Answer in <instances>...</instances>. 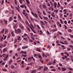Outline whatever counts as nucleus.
<instances>
[{"instance_id":"obj_1","label":"nucleus","mask_w":73,"mask_h":73,"mask_svg":"<svg viewBox=\"0 0 73 73\" xmlns=\"http://www.w3.org/2000/svg\"><path fill=\"white\" fill-rule=\"evenodd\" d=\"M29 27L32 30V31H33V32L35 33H36V32L33 30V28H35V27L33 26L32 24L31 23V25L30 26H29Z\"/></svg>"},{"instance_id":"obj_2","label":"nucleus","mask_w":73,"mask_h":73,"mask_svg":"<svg viewBox=\"0 0 73 73\" xmlns=\"http://www.w3.org/2000/svg\"><path fill=\"white\" fill-rule=\"evenodd\" d=\"M15 32L16 33H17V34H18V33H21V30L20 29H17V31L16 30H15Z\"/></svg>"},{"instance_id":"obj_3","label":"nucleus","mask_w":73,"mask_h":73,"mask_svg":"<svg viewBox=\"0 0 73 73\" xmlns=\"http://www.w3.org/2000/svg\"><path fill=\"white\" fill-rule=\"evenodd\" d=\"M19 27L22 30H23V29H24V26H23V25L20 24L19 26Z\"/></svg>"},{"instance_id":"obj_4","label":"nucleus","mask_w":73,"mask_h":73,"mask_svg":"<svg viewBox=\"0 0 73 73\" xmlns=\"http://www.w3.org/2000/svg\"><path fill=\"white\" fill-rule=\"evenodd\" d=\"M49 10H50L51 9L52 11H53L54 10V9H53V7H49L48 8Z\"/></svg>"},{"instance_id":"obj_5","label":"nucleus","mask_w":73,"mask_h":73,"mask_svg":"<svg viewBox=\"0 0 73 73\" xmlns=\"http://www.w3.org/2000/svg\"><path fill=\"white\" fill-rule=\"evenodd\" d=\"M61 70L63 72H64V71H65V70H66V68H64V67H62L61 68Z\"/></svg>"},{"instance_id":"obj_6","label":"nucleus","mask_w":73,"mask_h":73,"mask_svg":"<svg viewBox=\"0 0 73 73\" xmlns=\"http://www.w3.org/2000/svg\"><path fill=\"white\" fill-rule=\"evenodd\" d=\"M67 68L69 70H70V71H72V70H73V68H71L70 67H68Z\"/></svg>"},{"instance_id":"obj_7","label":"nucleus","mask_w":73,"mask_h":73,"mask_svg":"<svg viewBox=\"0 0 73 73\" xmlns=\"http://www.w3.org/2000/svg\"><path fill=\"white\" fill-rule=\"evenodd\" d=\"M16 9L18 12H20V7H19V6H18V7H16Z\"/></svg>"},{"instance_id":"obj_8","label":"nucleus","mask_w":73,"mask_h":73,"mask_svg":"<svg viewBox=\"0 0 73 73\" xmlns=\"http://www.w3.org/2000/svg\"><path fill=\"white\" fill-rule=\"evenodd\" d=\"M54 7L55 8H57V3L56 2H55L54 3Z\"/></svg>"},{"instance_id":"obj_9","label":"nucleus","mask_w":73,"mask_h":73,"mask_svg":"<svg viewBox=\"0 0 73 73\" xmlns=\"http://www.w3.org/2000/svg\"><path fill=\"white\" fill-rule=\"evenodd\" d=\"M7 48L6 47L3 49V52H5L7 51Z\"/></svg>"},{"instance_id":"obj_10","label":"nucleus","mask_w":73,"mask_h":73,"mask_svg":"<svg viewBox=\"0 0 73 73\" xmlns=\"http://www.w3.org/2000/svg\"><path fill=\"white\" fill-rule=\"evenodd\" d=\"M43 18L44 19V20H47L48 19V18L46 17H43Z\"/></svg>"},{"instance_id":"obj_11","label":"nucleus","mask_w":73,"mask_h":73,"mask_svg":"<svg viewBox=\"0 0 73 73\" xmlns=\"http://www.w3.org/2000/svg\"><path fill=\"white\" fill-rule=\"evenodd\" d=\"M38 33L39 34H40V35H42V31H38Z\"/></svg>"},{"instance_id":"obj_12","label":"nucleus","mask_w":73,"mask_h":73,"mask_svg":"<svg viewBox=\"0 0 73 73\" xmlns=\"http://www.w3.org/2000/svg\"><path fill=\"white\" fill-rule=\"evenodd\" d=\"M36 72V70H34L31 71V73H35Z\"/></svg>"},{"instance_id":"obj_13","label":"nucleus","mask_w":73,"mask_h":73,"mask_svg":"<svg viewBox=\"0 0 73 73\" xmlns=\"http://www.w3.org/2000/svg\"><path fill=\"white\" fill-rule=\"evenodd\" d=\"M5 29H3L2 30V31H1V33H4V31Z\"/></svg>"},{"instance_id":"obj_14","label":"nucleus","mask_w":73,"mask_h":73,"mask_svg":"<svg viewBox=\"0 0 73 73\" xmlns=\"http://www.w3.org/2000/svg\"><path fill=\"white\" fill-rule=\"evenodd\" d=\"M60 7L61 5H60V2H58V3L57 7L58 8V7Z\"/></svg>"},{"instance_id":"obj_15","label":"nucleus","mask_w":73,"mask_h":73,"mask_svg":"<svg viewBox=\"0 0 73 73\" xmlns=\"http://www.w3.org/2000/svg\"><path fill=\"white\" fill-rule=\"evenodd\" d=\"M12 20V17H11L9 19V21H11Z\"/></svg>"},{"instance_id":"obj_16","label":"nucleus","mask_w":73,"mask_h":73,"mask_svg":"<svg viewBox=\"0 0 73 73\" xmlns=\"http://www.w3.org/2000/svg\"><path fill=\"white\" fill-rule=\"evenodd\" d=\"M51 16H52V17H55V15H54V12H53L51 14Z\"/></svg>"},{"instance_id":"obj_17","label":"nucleus","mask_w":73,"mask_h":73,"mask_svg":"<svg viewBox=\"0 0 73 73\" xmlns=\"http://www.w3.org/2000/svg\"><path fill=\"white\" fill-rule=\"evenodd\" d=\"M28 47L27 46H23L22 47V48L23 49H26Z\"/></svg>"},{"instance_id":"obj_18","label":"nucleus","mask_w":73,"mask_h":73,"mask_svg":"<svg viewBox=\"0 0 73 73\" xmlns=\"http://www.w3.org/2000/svg\"><path fill=\"white\" fill-rule=\"evenodd\" d=\"M18 18L19 20H21V17L20 16V15H18Z\"/></svg>"},{"instance_id":"obj_19","label":"nucleus","mask_w":73,"mask_h":73,"mask_svg":"<svg viewBox=\"0 0 73 73\" xmlns=\"http://www.w3.org/2000/svg\"><path fill=\"white\" fill-rule=\"evenodd\" d=\"M17 40H20V36H18L17 37Z\"/></svg>"},{"instance_id":"obj_20","label":"nucleus","mask_w":73,"mask_h":73,"mask_svg":"<svg viewBox=\"0 0 73 73\" xmlns=\"http://www.w3.org/2000/svg\"><path fill=\"white\" fill-rule=\"evenodd\" d=\"M34 16H35L36 18H38V16L37 15L36 13H35L34 15Z\"/></svg>"},{"instance_id":"obj_21","label":"nucleus","mask_w":73,"mask_h":73,"mask_svg":"<svg viewBox=\"0 0 73 73\" xmlns=\"http://www.w3.org/2000/svg\"><path fill=\"white\" fill-rule=\"evenodd\" d=\"M48 67H46L45 68H44V69H43V70L44 71H45V70H48Z\"/></svg>"},{"instance_id":"obj_22","label":"nucleus","mask_w":73,"mask_h":73,"mask_svg":"<svg viewBox=\"0 0 73 73\" xmlns=\"http://www.w3.org/2000/svg\"><path fill=\"white\" fill-rule=\"evenodd\" d=\"M26 1L27 4H29L30 2H29V0H26Z\"/></svg>"},{"instance_id":"obj_23","label":"nucleus","mask_w":73,"mask_h":73,"mask_svg":"<svg viewBox=\"0 0 73 73\" xmlns=\"http://www.w3.org/2000/svg\"><path fill=\"white\" fill-rule=\"evenodd\" d=\"M36 50V51H38V52H41V50H40V49L38 48H37Z\"/></svg>"},{"instance_id":"obj_24","label":"nucleus","mask_w":73,"mask_h":73,"mask_svg":"<svg viewBox=\"0 0 73 73\" xmlns=\"http://www.w3.org/2000/svg\"><path fill=\"white\" fill-rule=\"evenodd\" d=\"M8 29H5V33H7V32H8Z\"/></svg>"},{"instance_id":"obj_25","label":"nucleus","mask_w":73,"mask_h":73,"mask_svg":"<svg viewBox=\"0 0 73 73\" xmlns=\"http://www.w3.org/2000/svg\"><path fill=\"white\" fill-rule=\"evenodd\" d=\"M12 60H10L9 62V64L10 65H11V63H12Z\"/></svg>"},{"instance_id":"obj_26","label":"nucleus","mask_w":73,"mask_h":73,"mask_svg":"<svg viewBox=\"0 0 73 73\" xmlns=\"http://www.w3.org/2000/svg\"><path fill=\"white\" fill-rule=\"evenodd\" d=\"M36 26L37 27V28H38V29H39L40 31L41 30V29H40V27H39V26H38V25H36Z\"/></svg>"},{"instance_id":"obj_27","label":"nucleus","mask_w":73,"mask_h":73,"mask_svg":"<svg viewBox=\"0 0 73 73\" xmlns=\"http://www.w3.org/2000/svg\"><path fill=\"white\" fill-rule=\"evenodd\" d=\"M43 13L44 15V16L46 15V13H45V12L44 11H43Z\"/></svg>"},{"instance_id":"obj_28","label":"nucleus","mask_w":73,"mask_h":73,"mask_svg":"<svg viewBox=\"0 0 73 73\" xmlns=\"http://www.w3.org/2000/svg\"><path fill=\"white\" fill-rule=\"evenodd\" d=\"M38 14L39 15H41V13L40 11H38Z\"/></svg>"},{"instance_id":"obj_29","label":"nucleus","mask_w":73,"mask_h":73,"mask_svg":"<svg viewBox=\"0 0 73 73\" xmlns=\"http://www.w3.org/2000/svg\"><path fill=\"white\" fill-rule=\"evenodd\" d=\"M25 16L27 19H28V15L27 14H25Z\"/></svg>"},{"instance_id":"obj_30","label":"nucleus","mask_w":73,"mask_h":73,"mask_svg":"<svg viewBox=\"0 0 73 73\" xmlns=\"http://www.w3.org/2000/svg\"><path fill=\"white\" fill-rule=\"evenodd\" d=\"M13 28L15 29H16L17 28V26L16 25H15L14 26Z\"/></svg>"},{"instance_id":"obj_31","label":"nucleus","mask_w":73,"mask_h":73,"mask_svg":"<svg viewBox=\"0 0 73 73\" xmlns=\"http://www.w3.org/2000/svg\"><path fill=\"white\" fill-rule=\"evenodd\" d=\"M38 56L39 58H40V60H41V59H42V57H41V56H40V55H38Z\"/></svg>"},{"instance_id":"obj_32","label":"nucleus","mask_w":73,"mask_h":73,"mask_svg":"<svg viewBox=\"0 0 73 73\" xmlns=\"http://www.w3.org/2000/svg\"><path fill=\"white\" fill-rule=\"evenodd\" d=\"M40 22L42 24V25H45V24L43 21H40Z\"/></svg>"},{"instance_id":"obj_33","label":"nucleus","mask_w":73,"mask_h":73,"mask_svg":"<svg viewBox=\"0 0 73 73\" xmlns=\"http://www.w3.org/2000/svg\"><path fill=\"white\" fill-rule=\"evenodd\" d=\"M5 13H7L8 15H9V14H8V13H9V11H5Z\"/></svg>"},{"instance_id":"obj_34","label":"nucleus","mask_w":73,"mask_h":73,"mask_svg":"<svg viewBox=\"0 0 73 73\" xmlns=\"http://www.w3.org/2000/svg\"><path fill=\"white\" fill-rule=\"evenodd\" d=\"M23 40H25V41H28V39H27V38H23Z\"/></svg>"},{"instance_id":"obj_35","label":"nucleus","mask_w":73,"mask_h":73,"mask_svg":"<svg viewBox=\"0 0 73 73\" xmlns=\"http://www.w3.org/2000/svg\"><path fill=\"white\" fill-rule=\"evenodd\" d=\"M17 39H16L14 40V43H17Z\"/></svg>"},{"instance_id":"obj_36","label":"nucleus","mask_w":73,"mask_h":73,"mask_svg":"<svg viewBox=\"0 0 73 73\" xmlns=\"http://www.w3.org/2000/svg\"><path fill=\"white\" fill-rule=\"evenodd\" d=\"M50 3L52 6H53V2H52V1L50 2Z\"/></svg>"},{"instance_id":"obj_37","label":"nucleus","mask_w":73,"mask_h":73,"mask_svg":"<svg viewBox=\"0 0 73 73\" xmlns=\"http://www.w3.org/2000/svg\"><path fill=\"white\" fill-rule=\"evenodd\" d=\"M32 57H29L28 58V60H32Z\"/></svg>"},{"instance_id":"obj_38","label":"nucleus","mask_w":73,"mask_h":73,"mask_svg":"<svg viewBox=\"0 0 73 73\" xmlns=\"http://www.w3.org/2000/svg\"><path fill=\"white\" fill-rule=\"evenodd\" d=\"M43 8H44V9H46V6H45V5H43Z\"/></svg>"},{"instance_id":"obj_39","label":"nucleus","mask_w":73,"mask_h":73,"mask_svg":"<svg viewBox=\"0 0 73 73\" xmlns=\"http://www.w3.org/2000/svg\"><path fill=\"white\" fill-rule=\"evenodd\" d=\"M44 22L46 25H48V23L46 21H44Z\"/></svg>"},{"instance_id":"obj_40","label":"nucleus","mask_w":73,"mask_h":73,"mask_svg":"<svg viewBox=\"0 0 73 73\" xmlns=\"http://www.w3.org/2000/svg\"><path fill=\"white\" fill-rule=\"evenodd\" d=\"M23 57H26L27 56V55L26 54H23Z\"/></svg>"},{"instance_id":"obj_41","label":"nucleus","mask_w":73,"mask_h":73,"mask_svg":"<svg viewBox=\"0 0 73 73\" xmlns=\"http://www.w3.org/2000/svg\"><path fill=\"white\" fill-rule=\"evenodd\" d=\"M3 71H5V72H6L7 70V69L5 68H3Z\"/></svg>"},{"instance_id":"obj_42","label":"nucleus","mask_w":73,"mask_h":73,"mask_svg":"<svg viewBox=\"0 0 73 73\" xmlns=\"http://www.w3.org/2000/svg\"><path fill=\"white\" fill-rule=\"evenodd\" d=\"M15 0V5H17V1L16 0Z\"/></svg>"},{"instance_id":"obj_43","label":"nucleus","mask_w":73,"mask_h":73,"mask_svg":"<svg viewBox=\"0 0 73 73\" xmlns=\"http://www.w3.org/2000/svg\"><path fill=\"white\" fill-rule=\"evenodd\" d=\"M62 13H60V18H62Z\"/></svg>"},{"instance_id":"obj_44","label":"nucleus","mask_w":73,"mask_h":73,"mask_svg":"<svg viewBox=\"0 0 73 73\" xmlns=\"http://www.w3.org/2000/svg\"><path fill=\"white\" fill-rule=\"evenodd\" d=\"M19 2L20 3L22 4V2H23V0H19Z\"/></svg>"},{"instance_id":"obj_45","label":"nucleus","mask_w":73,"mask_h":73,"mask_svg":"<svg viewBox=\"0 0 73 73\" xmlns=\"http://www.w3.org/2000/svg\"><path fill=\"white\" fill-rule=\"evenodd\" d=\"M7 46V44H4L3 45V47H5Z\"/></svg>"},{"instance_id":"obj_46","label":"nucleus","mask_w":73,"mask_h":73,"mask_svg":"<svg viewBox=\"0 0 73 73\" xmlns=\"http://www.w3.org/2000/svg\"><path fill=\"white\" fill-rule=\"evenodd\" d=\"M27 28L28 29V30L29 32H30L31 31V30H30V29H29V27H27Z\"/></svg>"},{"instance_id":"obj_47","label":"nucleus","mask_w":73,"mask_h":73,"mask_svg":"<svg viewBox=\"0 0 73 73\" xmlns=\"http://www.w3.org/2000/svg\"><path fill=\"white\" fill-rule=\"evenodd\" d=\"M11 68H12V69H13V68H14L15 66L13 65H11Z\"/></svg>"},{"instance_id":"obj_48","label":"nucleus","mask_w":73,"mask_h":73,"mask_svg":"<svg viewBox=\"0 0 73 73\" xmlns=\"http://www.w3.org/2000/svg\"><path fill=\"white\" fill-rule=\"evenodd\" d=\"M64 26L65 27V29H67V26H66V25H64Z\"/></svg>"},{"instance_id":"obj_49","label":"nucleus","mask_w":73,"mask_h":73,"mask_svg":"<svg viewBox=\"0 0 73 73\" xmlns=\"http://www.w3.org/2000/svg\"><path fill=\"white\" fill-rule=\"evenodd\" d=\"M11 34L12 36H14V33H13V32L12 31L11 32Z\"/></svg>"},{"instance_id":"obj_50","label":"nucleus","mask_w":73,"mask_h":73,"mask_svg":"<svg viewBox=\"0 0 73 73\" xmlns=\"http://www.w3.org/2000/svg\"><path fill=\"white\" fill-rule=\"evenodd\" d=\"M58 34H59V35H62V33H61L60 32H58Z\"/></svg>"},{"instance_id":"obj_51","label":"nucleus","mask_w":73,"mask_h":73,"mask_svg":"<svg viewBox=\"0 0 73 73\" xmlns=\"http://www.w3.org/2000/svg\"><path fill=\"white\" fill-rule=\"evenodd\" d=\"M64 44H68V42H67L66 41H64Z\"/></svg>"},{"instance_id":"obj_52","label":"nucleus","mask_w":73,"mask_h":73,"mask_svg":"<svg viewBox=\"0 0 73 73\" xmlns=\"http://www.w3.org/2000/svg\"><path fill=\"white\" fill-rule=\"evenodd\" d=\"M67 50H68V51H69V50H70V48H67Z\"/></svg>"},{"instance_id":"obj_53","label":"nucleus","mask_w":73,"mask_h":73,"mask_svg":"<svg viewBox=\"0 0 73 73\" xmlns=\"http://www.w3.org/2000/svg\"><path fill=\"white\" fill-rule=\"evenodd\" d=\"M26 23L27 25H29V23H28V22L27 21H26Z\"/></svg>"},{"instance_id":"obj_54","label":"nucleus","mask_w":73,"mask_h":73,"mask_svg":"<svg viewBox=\"0 0 73 73\" xmlns=\"http://www.w3.org/2000/svg\"><path fill=\"white\" fill-rule=\"evenodd\" d=\"M54 11L55 12H56V13H58V11L57 10H54Z\"/></svg>"},{"instance_id":"obj_55","label":"nucleus","mask_w":73,"mask_h":73,"mask_svg":"<svg viewBox=\"0 0 73 73\" xmlns=\"http://www.w3.org/2000/svg\"><path fill=\"white\" fill-rule=\"evenodd\" d=\"M47 34H48V35H50V33H49V31H47Z\"/></svg>"},{"instance_id":"obj_56","label":"nucleus","mask_w":73,"mask_h":73,"mask_svg":"<svg viewBox=\"0 0 73 73\" xmlns=\"http://www.w3.org/2000/svg\"><path fill=\"white\" fill-rule=\"evenodd\" d=\"M57 29H54V30H52V32H55V31H56Z\"/></svg>"},{"instance_id":"obj_57","label":"nucleus","mask_w":73,"mask_h":73,"mask_svg":"<svg viewBox=\"0 0 73 73\" xmlns=\"http://www.w3.org/2000/svg\"><path fill=\"white\" fill-rule=\"evenodd\" d=\"M30 19L32 21H34V20L33 19V18H31Z\"/></svg>"},{"instance_id":"obj_58","label":"nucleus","mask_w":73,"mask_h":73,"mask_svg":"<svg viewBox=\"0 0 73 73\" xmlns=\"http://www.w3.org/2000/svg\"><path fill=\"white\" fill-rule=\"evenodd\" d=\"M3 37H2L0 39V41H3Z\"/></svg>"},{"instance_id":"obj_59","label":"nucleus","mask_w":73,"mask_h":73,"mask_svg":"<svg viewBox=\"0 0 73 73\" xmlns=\"http://www.w3.org/2000/svg\"><path fill=\"white\" fill-rule=\"evenodd\" d=\"M47 5L48 7H50V3H47Z\"/></svg>"},{"instance_id":"obj_60","label":"nucleus","mask_w":73,"mask_h":73,"mask_svg":"<svg viewBox=\"0 0 73 73\" xmlns=\"http://www.w3.org/2000/svg\"><path fill=\"white\" fill-rule=\"evenodd\" d=\"M4 0H2L1 1V5H2L4 3Z\"/></svg>"},{"instance_id":"obj_61","label":"nucleus","mask_w":73,"mask_h":73,"mask_svg":"<svg viewBox=\"0 0 73 73\" xmlns=\"http://www.w3.org/2000/svg\"><path fill=\"white\" fill-rule=\"evenodd\" d=\"M3 48V45L1 44L0 45V48Z\"/></svg>"},{"instance_id":"obj_62","label":"nucleus","mask_w":73,"mask_h":73,"mask_svg":"<svg viewBox=\"0 0 73 73\" xmlns=\"http://www.w3.org/2000/svg\"><path fill=\"white\" fill-rule=\"evenodd\" d=\"M5 25H7V21H5Z\"/></svg>"},{"instance_id":"obj_63","label":"nucleus","mask_w":73,"mask_h":73,"mask_svg":"<svg viewBox=\"0 0 73 73\" xmlns=\"http://www.w3.org/2000/svg\"><path fill=\"white\" fill-rule=\"evenodd\" d=\"M31 38L32 40H35V38L34 37H31Z\"/></svg>"},{"instance_id":"obj_64","label":"nucleus","mask_w":73,"mask_h":73,"mask_svg":"<svg viewBox=\"0 0 73 73\" xmlns=\"http://www.w3.org/2000/svg\"><path fill=\"white\" fill-rule=\"evenodd\" d=\"M70 37H72V38H73V35H70Z\"/></svg>"}]
</instances>
